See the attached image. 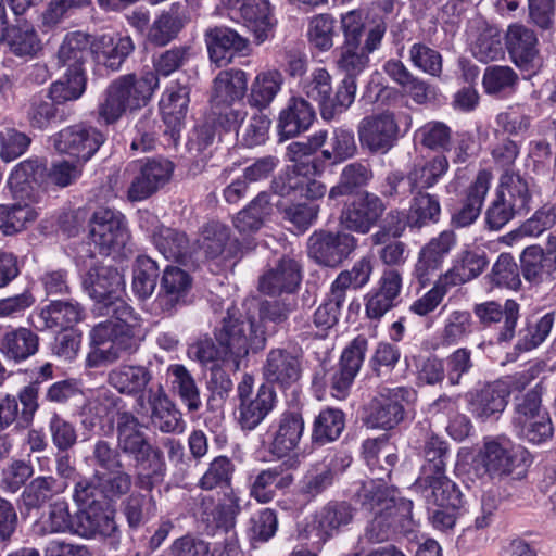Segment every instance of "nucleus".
<instances>
[{"mask_svg": "<svg viewBox=\"0 0 556 556\" xmlns=\"http://www.w3.org/2000/svg\"><path fill=\"white\" fill-rule=\"evenodd\" d=\"M2 40L16 56H35L41 50V40L29 24H20L7 29Z\"/></svg>", "mask_w": 556, "mask_h": 556, "instance_id": "59", "label": "nucleus"}, {"mask_svg": "<svg viewBox=\"0 0 556 556\" xmlns=\"http://www.w3.org/2000/svg\"><path fill=\"white\" fill-rule=\"evenodd\" d=\"M270 197L261 192L233 218V226L242 236H250L261 229L264 218L270 214Z\"/></svg>", "mask_w": 556, "mask_h": 556, "instance_id": "52", "label": "nucleus"}, {"mask_svg": "<svg viewBox=\"0 0 556 556\" xmlns=\"http://www.w3.org/2000/svg\"><path fill=\"white\" fill-rule=\"evenodd\" d=\"M386 30V22L379 21L368 27L367 38H365L363 47L356 46L354 48L342 45L338 49L336 66L340 73L344 74L342 81L350 83V96L353 101L357 90L356 78L368 67L369 54L380 48Z\"/></svg>", "mask_w": 556, "mask_h": 556, "instance_id": "9", "label": "nucleus"}, {"mask_svg": "<svg viewBox=\"0 0 556 556\" xmlns=\"http://www.w3.org/2000/svg\"><path fill=\"white\" fill-rule=\"evenodd\" d=\"M378 482L364 481L356 492L361 505L374 513L372 520L359 536L357 548L365 551L366 544L388 541L397 528H405L412 520L413 502L402 497H386Z\"/></svg>", "mask_w": 556, "mask_h": 556, "instance_id": "3", "label": "nucleus"}, {"mask_svg": "<svg viewBox=\"0 0 556 556\" xmlns=\"http://www.w3.org/2000/svg\"><path fill=\"white\" fill-rule=\"evenodd\" d=\"M293 482L291 473L285 472L282 466L262 470L251 485V496L260 503H269L277 489H286Z\"/></svg>", "mask_w": 556, "mask_h": 556, "instance_id": "54", "label": "nucleus"}, {"mask_svg": "<svg viewBox=\"0 0 556 556\" xmlns=\"http://www.w3.org/2000/svg\"><path fill=\"white\" fill-rule=\"evenodd\" d=\"M427 507L463 505V495L457 484L446 473L418 477L412 485Z\"/></svg>", "mask_w": 556, "mask_h": 556, "instance_id": "29", "label": "nucleus"}, {"mask_svg": "<svg viewBox=\"0 0 556 556\" xmlns=\"http://www.w3.org/2000/svg\"><path fill=\"white\" fill-rule=\"evenodd\" d=\"M191 287L192 278L186 270L167 266L163 271L160 290L154 300L155 309L172 315L187 303Z\"/></svg>", "mask_w": 556, "mask_h": 556, "instance_id": "22", "label": "nucleus"}, {"mask_svg": "<svg viewBox=\"0 0 556 556\" xmlns=\"http://www.w3.org/2000/svg\"><path fill=\"white\" fill-rule=\"evenodd\" d=\"M364 455L370 469L371 478L367 481L378 482L380 491L386 497H397L396 490L386 483L390 478L393 467L397 462V455L389 452V446L383 442L366 441L364 443Z\"/></svg>", "mask_w": 556, "mask_h": 556, "instance_id": "32", "label": "nucleus"}, {"mask_svg": "<svg viewBox=\"0 0 556 556\" xmlns=\"http://www.w3.org/2000/svg\"><path fill=\"white\" fill-rule=\"evenodd\" d=\"M134 409L138 415L149 416L152 425L164 433L182 430L181 413L161 384L149 390L147 395L139 397L135 402Z\"/></svg>", "mask_w": 556, "mask_h": 556, "instance_id": "16", "label": "nucleus"}, {"mask_svg": "<svg viewBox=\"0 0 556 556\" xmlns=\"http://www.w3.org/2000/svg\"><path fill=\"white\" fill-rule=\"evenodd\" d=\"M316 118L314 108L302 97L289 99L278 118L279 134L283 138H293L308 130Z\"/></svg>", "mask_w": 556, "mask_h": 556, "instance_id": "36", "label": "nucleus"}, {"mask_svg": "<svg viewBox=\"0 0 556 556\" xmlns=\"http://www.w3.org/2000/svg\"><path fill=\"white\" fill-rule=\"evenodd\" d=\"M153 374L151 364L123 363L112 368L106 378L108 384L119 394L136 397V401L148 394L149 390L156 387L151 386Z\"/></svg>", "mask_w": 556, "mask_h": 556, "instance_id": "24", "label": "nucleus"}, {"mask_svg": "<svg viewBox=\"0 0 556 556\" xmlns=\"http://www.w3.org/2000/svg\"><path fill=\"white\" fill-rule=\"evenodd\" d=\"M155 222L156 217L153 214L149 212L140 214V227L151 233L152 241L160 253L165 258L176 262H185L190 257L193 251V245L187 235L177 229L164 226L156 227L154 229L146 227V224H154Z\"/></svg>", "mask_w": 556, "mask_h": 556, "instance_id": "25", "label": "nucleus"}, {"mask_svg": "<svg viewBox=\"0 0 556 556\" xmlns=\"http://www.w3.org/2000/svg\"><path fill=\"white\" fill-rule=\"evenodd\" d=\"M123 275L111 265L92 264L83 277V287L98 303L109 319L93 326L90 331L91 350L86 357L88 368L115 364L124 356L135 354L144 340L142 319L134 308L118 296L124 289Z\"/></svg>", "mask_w": 556, "mask_h": 556, "instance_id": "1", "label": "nucleus"}, {"mask_svg": "<svg viewBox=\"0 0 556 556\" xmlns=\"http://www.w3.org/2000/svg\"><path fill=\"white\" fill-rule=\"evenodd\" d=\"M76 529V516L70 510L66 500H56L49 505L48 517L43 521H37L33 531L36 535L45 536L56 533H74Z\"/></svg>", "mask_w": 556, "mask_h": 556, "instance_id": "50", "label": "nucleus"}, {"mask_svg": "<svg viewBox=\"0 0 556 556\" xmlns=\"http://www.w3.org/2000/svg\"><path fill=\"white\" fill-rule=\"evenodd\" d=\"M116 531L112 513L101 505L79 508L76 513L75 534L84 538L111 536Z\"/></svg>", "mask_w": 556, "mask_h": 556, "instance_id": "43", "label": "nucleus"}, {"mask_svg": "<svg viewBox=\"0 0 556 556\" xmlns=\"http://www.w3.org/2000/svg\"><path fill=\"white\" fill-rule=\"evenodd\" d=\"M39 350V337L31 329L17 327L3 333L0 339V352L16 363L35 355Z\"/></svg>", "mask_w": 556, "mask_h": 556, "instance_id": "38", "label": "nucleus"}, {"mask_svg": "<svg viewBox=\"0 0 556 556\" xmlns=\"http://www.w3.org/2000/svg\"><path fill=\"white\" fill-rule=\"evenodd\" d=\"M326 148L320 151V162L338 165L352 159L357 153L355 135L346 127H336L330 136L327 134Z\"/></svg>", "mask_w": 556, "mask_h": 556, "instance_id": "47", "label": "nucleus"}, {"mask_svg": "<svg viewBox=\"0 0 556 556\" xmlns=\"http://www.w3.org/2000/svg\"><path fill=\"white\" fill-rule=\"evenodd\" d=\"M361 146L375 154L388 153L400 138V126L391 111L365 116L357 125Z\"/></svg>", "mask_w": 556, "mask_h": 556, "instance_id": "13", "label": "nucleus"}, {"mask_svg": "<svg viewBox=\"0 0 556 556\" xmlns=\"http://www.w3.org/2000/svg\"><path fill=\"white\" fill-rule=\"evenodd\" d=\"M50 141L59 153L85 164L104 143L105 136L98 128L80 123L61 129L50 137Z\"/></svg>", "mask_w": 556, "mask_h": 556, "instance_id": "12", "label": "nucleus"}, {"mask_svg": "<svg viewBox=\"0 0 556 556\" xmlns=\"http://www.w3.org/2000/svg\"><path fill=\"white\" fill-rule=\"evenodd\" d=\"M448 161L444 155H435L424 164H416L408 172L409 185L416 191H426L438 184L447 173Z\"/></svg>", "mask_w": 556, "mask_h": 556, "instance_id": "60", "label": "nucleus"}, {"mask_svg": "<svg viewBox=\"0 0 556 556\" xmlns=\"http://www.w3.org/2000/svg\"><path fill=\"white\" fill-rule=\"evenodd\" d=\"M413 394V390L405 387L383 388L369 404L366 425L384 430L395 428L404 419L403 402H408Z\"/></svg>", "mask_w": 556, "mask_h": 556, "instance_id": "15", "label": "nucleus"}, {"mask_svg": "<svg viewBox=\"0 0 556 556\" xmlns=\"http://www.w3.org/2000/svg\"><path fill=\"white\" fill-rule=\"evenodd\" d=\"M159 266L155 261L146 255L137 257L134 266L132 291L140 300L152 295L156 287Z\"/></svg>", "mask_w": 556, "mask_h": 556, "instance_id": "63", "label": "nucleus"}, {"mask_svg": "<svg viewBox=\"0 0 556 556\" xmlns=\"http://www.w3.org/2000/svg\"><path fill=\"white\" fill-rule=\"evenodd\" d=\"M159 88V79L151 71L139 76L128 74L113 80L98 104V119L106 125L116 123L127 111L148 104Z\"/></svg>", "mask_w": 556, "mask_h": 556, "instance_id": "4", "label": "nucleus"}, {"mask_svg": "<svg viewBox=\"0 0 556 556\" xmlns=\"http://www.w3.org/2000/svg\"><path fill=\"white\" fill-rule=\"evenodd\" d=\"M386 211L382 200L375 193L363 192L346 203L340 215L344 229L368 233Z\"/></svg>", "mask_w": 556, "mask_h": 556, "instance_id": "19", "label": "nucleus"}, {"mask_svg": "<svg viewBox=\"0 0 556 556\" xmlns=\"http://www.w3.org/2000/svg\"><path fill=\"white\" fill-rule=\"evenodd\" d=\"M531 201L528 180L519 173L506 169L484 212L485 229L500 231L515 217L525 216L531 208Z\"/></svg>", "mask_w": 556, "mask_h": 556, "instance_id": "5", "label": "nucleus"}, {"mask_svg": "<svg viewBox=\"0 0 556 556\" xmlns=\"http://www.w3.org/2000/svg\"><path fill=\"white\" fill-rule=\"evenodd\" d=\"M118 447L125 454L132 456L136 467L148 464L154 473H160L163 470L164 457L162 451L152 446L142 432L119 439Z\"/></svg>", "mask_w": 556, "mask_h": 556, "instance_id": "46", "label": "nucleus"}, {"mask_svg": "<svg viewBox=\"0 0 556 556\" xmlns=\"http://www.w3.org/2000/svg\"><path fill=\"white\" fill-rule=\"evenodd\" d=\"M285 78L278 70L260 72L251 84L248 102L256 109H266L281 91Z\"/></svg>", "mask_w": 556, "mask_h": 556, "instance_id": "49", "label": "nucleus"}, {"mask_svg": "<svg viewBox=\"0 0 556 556\" xmlns=\"http://www.w3.org/2000/svg\"><path fill=\"white\" fill-rule=\"evenodd\" d=\"M472 311L480 325L495 326V339L498 344L513 341L520 318V304L516 300L507 299L504 303L485 301L475 304Z\"/></svg>", "mask_w": 556, "mask_h": 556, "instance_id": "14", "label": "nucleus"}, {"mask_svg": "<svg viewBox=\"0 0 556 556\" xmlns=\"http://www.w3.org/2000/svg\"><path fill=\"white\" fill-rule=\"evenodd\" d=\"M301 266L296 260L290 256H283L279 260L275 268L266 271L260 278V291L275 295L280 292H293L300 281Z\"/></svg>", "mask_w": 556, "mask_h": 556, "instance_id": "35", "label": "nucleus"}, {"mask_svg": "<svg viewBox=\"0 0 556 556\" xmlns=\"http://www.w3.org/2000/svg\"><path fill=\"white\" fill-rule=\"evenodd\" d=\"M554 323L555 312L544 314L533 324L528 323L518 333L516 349L523 352L536 349L549 336Z\"/></svg>", "mask_w": 556, "mask_h": 556, "instance_id": "64", "label": "nucleus"}, {"mask_svg": "<svg viewBox=\"0 0 556 556\" xmlns=\"http://www.w3.org/2000/svg\"><path fill=\"white\" fill-rule=\"evenodd\" d=\"M456 242V235L453 230H443L420 249L413 276L422 287L428 285L431 276L442 267Z\"/></svg>", "mask_w": 556, "mask_h": 556, "instance_id": "21", "label": "nucleus"}, {"mask_svg": "<svg viewBox=\"0 0 556 556\" xmlns=\"http://www.w3.org/2000/svg\"><path fill=\"white\" fill-rule=\"evenodd\" d=\"M303 371V352L301 349H271L262 367L267 383L288 389L296 383Z\"/></svg>", "mask_w": 556, "mask_h": 556, "instance_id": "17", "label": "nucleus"}, {"mask_svg": "<svg viewBox=\"0 0 556 556\" xmlns=\"http://www.w3.org/2000/svg\"><path fill=\"white\" fill-rule=\"evenodd\" d=\"M403 287L402 274L395 268L384 269L377 286L365 298L366 315L380 319L400 303Z\"/></svg>", "mask_w": 556, "mask_h": 556, "instance_id": "23", "label": "nucleus"}, {"mask_svg": "<svg viewBox=\"0 0 556 556\" xmlns=\"http://www.w3.org/2000/svg\"><path fill=\"white\" fill-rule=\"evenodd\" d=\"M172 389L176 392L188 410L198 412L202 406L200 390L190 371L181 364H172L167 368Z\"/></svg>", "mask_w": 556, "mask_h": 556, "instance_id": "56", "label": "nucleus"}, {"mask_svg": "<svg viewBox=\"0 0 556 556\" xmlns=\"http://www.w3.org/2000/svg\"><path fill=\"white\" fill-rule=\"evenodd\" d=\"M465 399L469 413L482 421L497 418L508 404L507 388L496 380L468 391Z\"/></svg>", "mask_w": 556, "mask_h": 556, "instance_id": "26", "label": "nucleus"}, {"mask_svg": "<svg viewBox=\"0 0 556 556\" xmlns=\"http://www.w3.org/2000/svg\"><path fill=\"white\" fill-rule=\"evenodd\" d=\"M488 264L489 260L485 252L473 250L465 251L460 260L441 276L451 288H454L477 278L483 273Z\"/></svg>", "mask_w": 556, "mask_h": 556, "instance_id": "48", "label": "nucleus"}, {"mask_svg": "<svg viewBox=\"0 0 556 556\" xmlns=\"http://www.w3.org/2000/svg\"><path fill=\"white\" fill-rule=\"evenodd\" d=\"M89 238L102 254L121 251L130 238L125 216L112 208L97 210L89 220Z\"/></svg>", "mask_w": 556, "mask_h": 556, "instance_id": "10", "label": "nucleus"}, {"mask_svg": "<svg viewBox=\"0 0 556 556\" xmlns=\"http://www.w3.org/2000/svg\"><path fill=\"white\" fill-rule=\"evenodd\" d=\"M350 83L341 81L332 94L331 75L324 68H315L300 83L301 92L319 104L324 121L330 122L344 113L353 103Z\"/></svg>", "mask_w": 556, "mask_h": 556, "instance_id": "8", "label": "nucleus"}, {"mask_svg": "<svg viewBox=\"0 0 556 556\" xmlns=\"http://www.w3.org/2000/svg\"><path fill=\"white\" fill-rule=\"evenodd\" d=\"M517 457L513 445L505 438L486 440L476 459V471L480 477L496 479L509 476L516 468Z\"/></svg>", "mask_w": 556, "mask_h": 556, "instance_id": "18", "label": "nucleus"}, {"mask_svg": "<svg viewBox=\"0 0 556 556\" xmlns=\"http://www.w3.org/2000/svg\"><path fill=\"white\" fill-rule=\"evenodd\" d=\"M40 329L70 330L85 317L83 305L76 300H52L38 312Z\"/></svg>", "mask_w": 556, "mask_h": 556, "instance_id": "33", "label": "nucleus"}, {"mask_svg": "<svg viewBox=\"0 0 556 556\" xmlns=\"http://www.w3.org/2000/svg\"><path fill=\"white\" fill-rule=\"evenodd\" d=\"M304 431V420L298 412H283L276 422L270 451L278 457L287 456L295 450Z\"/></svg>", "mask_w": 556, "mask_h": 556, "instance_id": "37", "label": "nucleus"}, {"mask_svg": "<svg viewBox=\"0 0 556 556\" xmlns=\"http://www.w3.org/2000/svg\"><path fill=\"white\" fill-rule=\"evenodd\" d=\"M424 464L418 477L442 475L446 472V463L450 454L445 440L433 432L426 433L424 444L420 447Z\"/></svg>", "mask_w": 556, "mask_h": 556, "instance_id": "53", "label": "nucleus"}, {"mask_svg": "<svg viewBox=\"0 0 556 556\" xmlns=\"http://www.w3.org/2000/svg\"><path fill=\"white\" fill-rule=\"evenodd\" d=\"M46 164L39 159H27L18 163L11 172L8 186L16 200L35 201L38 188L46 182Z\"/></svg>", "mask_w": 556, "mask_h": 556, "instance_id": "28", "label": "nucleus"}, {"mask_svg": "<svg viewBox=\"0 0 556 556\" xmlns=\"http://www.w3.org/2000/svg\"><path fill=\"white\" fill-rule=\"evenodd\" d=\"M66 488V482H60L52 476H39L25 485L21 501L26 510H38Z\"/></svg>", "mask_w": 556, "mask_h": 556, "instance_id": "45", "label": "nucleus"}, {"mask_svg": "<svg viewBox=\"0 0 556 556\" xmlns=\"http://www.w3.org/2000/svg\"><path fill=\"white\" fill-rule=\"evenodd\" d=\"M248 91V74L240 68L220 71L212 83L211 108L225 106L240 102Z\"/></svg>", "mask_w": 556, "mask_h": 556, "instance_id": "31", "label": "nucleus"}, {"mask_svg": "<svg viewBox=\"0 0 556 556\" xmlns=\"http://www.w3.org/2000/svg\"><path fill=\"white\" fill-rule=\"evenodd\" d=\"M441 216L439 198L426 191H416L412 199L406 217V224L412 228H421L435 224Z\"/></svg>", "mask_w": 556, "mask_h": 556, "instance_id": "55", "label": "nucleus"}, {"mask_svg": "<svg viewBox=\"0 0 556 556\" xmlns=\"http://www.w3.org/2000/svg\"><path fill=\"white\" fill-rule=\"evenodd\" d=\"M121 401L109 389H99L81 407L80 418L83 427L87 430H92L101 425L103 419L116 409Z\"/></svg>", "mask_w": 556, "mask_h": 556, "instance_id": "51", "label": "nucleus"}, {"mask_svg": "<svg viewBox=\"0 0 556 556\" xmlns=\"http://www.w3.org/2000/svg\"><path fill=\"white\" fill-rule=\"evenodd\" d=\"M506 47L518 67H527L538 55L535 33L521 24L510 25L506 34Z\"/></svg>", "mask_w": 556, "mask_h": 556, "instance_id": "40", "label": "nucleus"}, {"mask_svg": "<svg viewBox=\"0 0 556 556\" xmlns=\"http://www.w3.org/2000/svg\"><path fill=\"white\" fill-rule=\"evenodd\" d=\"M137 166L138 174L127 191V197L132 202L146 200L163 188L174 172V164L166 159H149Z\"/></svg>", "mask_w": 556, "mask_h": 556, "instance_id": "20", "label": "nucleus"}, {"mask_svg": "<svg viewBox=\"0 0 556 556\" xmlns=\"http://www.w3.org/2000/svg\"><path fill=\"white\" fill-rule=\"evenodd\" d=\"M327 142V130H318L313 134L307 141H293L287 147L286 155L294 164L287 166L271 181V190L282 197L291 200L306 199L318 200L327 193V187L324 182L316 180L313 176L321 174L324 168L320 159L303 161L304 157L312 155L321 149Z\"/></svg>", "mask_w": 556, "mask_h": 556, "instance_id": "2", "label": "nucleus"}, {"mask_svg": "<svg viewBox=\"0 0 556 556\" xmlns=\"http://www.w3.org/2000/svg\"><path fill=\"white\" fill-rule=\"evenodd\" d=\"M493 175L488 169L479 170L466 190L460 206L452 214L451 224L455 228L472 225L481 214L485 197L490 191Z\"/></svg>", "mask_w": 556, "mask_h": 556, "instance_id": "27", "label": "nucleus"}, {"mask_svg": "<svg viewBox=\"0 0 556 556\" xmlns=\"http://www.w3.org/2000/svg\"><path fill=\"white\" fill-rule=\"evenodd\" d=\"M519 77L509 66H488L483 73L482 85L485 93L494 97H506L515 92Z\"/></svg>", "mask_w": 556, "mask_h": 556, "instance_id": "61", "label": "nucleus"}, {"mask_svg": "<svg viewBox=\"0 0 556 556\" xmlns=\"http://www.w3.org/2000/svg\"><path fill=\"white\" fill-rule=\"evenodd\" d=\"M204 36L210 59L219 66L229 63L235 52L244 51L249 45L247 38L226 26L208 28Z\"/></svg>", "mask_w": 556, "mask_h": 556, "instance_id": "34", "label": "nucleus"}, {"mask_svg": "<svg viewBox=\"0 0 556 556\" xmlns=\"http://www.w3.org/2000/svg\"><path fill=\"white\" fill-rule=\"evenodd\" d=\"M180 4L174 3L169 11L157 16L148 30V40L159 47L166 46L174 40L184 27L179 12Z\"/></svg>", "mask_w": 556, "mask_h": 556, "instance_id": "58", "label": "nucleus"}, {"mask_svg": "<svg viewBox=\"0 0 556 556\" xmlns=\"http://www.w3.org/2000/svg\"><path fill=\"white\" fill-rule=\"evenodd\" d=\"M357 248V239L346 232L316 230L307 240V254L317 264L326 267L340 266Z\"/></svg>", "mask_w": 556, "mask_h": 556, "instance_id": "11", "label": "nucleus"}, {"mask_svg": "<svg viewBox=\"0 0 556 556\" xmlns=\"http://www.w3.org/2000/svg\"><path fill=\"white\" fill-rule=\"evenodd\" d=\"M90 54L89 36L81 31H73L64 38L58 51V59L63 66H67V70H84Z\"/></svg>", "mask_w": 556, "mask_h": 556, "instance_id": "57", "label": "nucleus"}, {"mask_svg": "<svg viewBox=\"0 0 556 556\" xmlns=\"http://www.w3.org/2000/svg\"><path fill=\"white\" fill-rule=\"evenodd\" d=\"M189 94L190 89L187 86L176 84L167 88L161 99L160 106L163 121L172 137L179 132L187 116L190 102Z\"/></svg>", "mask_w": 556, "mask_h": 556, "instance_id": "39", "label": "nucleus"}, {"mask_svg": "<svg viewBox=\"0 0 556 556\" xmlns=\"http://www.w3.org/2000/svg\"><path fill=\"white\" fill-rule=\"evenodd\" d=\"M345 427L344 413L337 408H327L319 413L314 421L313 441L326 444L336 441Z\"/></svg>", "mask_w": 556, "mask_h": 556, "instance_id": "62", "label": "nucleus"}, {"mask_svg": "<svg viewBox=\"0 0 556 556\" xmlns=\"http://www.w3.org/2000/svg\"><path fill=\"white\" fill-rule=\"evenodd\" d=\"M215 342L219 344L222 361L231 363L238 370L249 352H258L265 348L266 337L254 321L248 324L227 309L220 324L214 330Z\"/></svg>", "mask_w": 556, "mask_h": 556, "instance_id": "6", "label": "nucleus"}, {"mask_svg": "<svg viewBox=\"0 0 556 556\" xmlns=\"http://www.w3.org/2000/svg\"><path fill=\"white\" fill-rule=\"evenodd\" d=\"M523 278L534 285L554 280L556 271L555 257L544 254L540 245L526 248L520 256Z\"/></svg>", "mask_w": 556, "mask_h": 556, "instance_id": "44", "label": "nucleus"}, {"mask_svg": "<svg viewBox=\"0 0 556 556\" xmlns=\"http://www.w3.org/2000/svg\"><path fill=\"white\" fill-rule=\"evenodd\" d=\"M355 509L345 501H330L316 511L313 529L319 541L326 542L338 535L354 518Z\"/></svg>", "mask_w": 556, "mask_h": 556, "instance_id": "30", "label": "nucleus"}, {"mask_svg": "<svg viewBox=\"0 0 556 556\" xmlns=\"http://www.w3.org/2000/svg\"><path fill=\"white\" fill-rule=\"evenodd\" d=\"M238 18L255 36L257 43L265 41L274 27L267 0H243L238 9Z\"/></svg>", "mask_w": 556, "mask_h": 556, "instance_id": "42", "label": "nucleus"}, {"mask_svg": "<svg viewBox=\"0 0 556 556\" xmlns=\"http://www.w3.org/2000/svg\"><path fill=\"white\" fill-rule=\"evenodd\" d=\"M543 387L538 383L517 399L511 425L516 435L532 444H542L554 434L548 412L542 406Z\"/></svg>", "mask_w": 556, "mask_h": 556, "instance_id": "7", "label": "nucleus"}, {"mask_svg": "<svg viewBox=\"0 0 556 556\" xmlns=\"http://www.w3.org/2000/svg\"><path fill=\"white\" fill-rule=\"evenodd\" d=\"M276 393L268 384H262L253 399L239 403V424L242 429H255L273 410Z\"/></svg>", "mask_w": 556, "mask_h": 556, "instance_id": "41", "label": "nucleus"}]
</instances>
